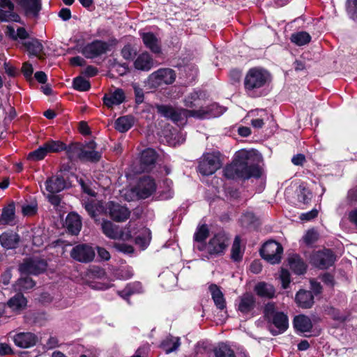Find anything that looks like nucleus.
<instances>
[{
    "label": "nucleus",
    "mask_w": 357,
    "mask_h": 357,
    "mask_svg": "<svg viewBox=\"0 0 357 357\" xmlns=\"http://www.w3.org/2000/svg\"><path fill=\"white\" fill-rule=\"evenodd\" d=\"M144 291L142 285L140 282H135L130 283L122 290L118 292L119 295L125 300H128L129 297L135 294H141Z\"/></svg>",
    "instance_id": "30"
},
{
    "label": "nucleus",
    "mask_w": 357,
    "mask_h": 357,
    "mask_svg": "<svg viewBox=\"0 0 357 357\" xmlns=\"http://www.w3.org/2000/svg\"><path fill=\"white\" fill-rule=\"evenodd\" d=\"M125 100V93L121 89L105 94L102 98L104 104L109 108L121 104Z\"/></svg>",
    "instance_id": "20"
},
{
    "label": "nucleus",
    "mask_w": 357,
    "mask_h": 357,
    "mask_svg": "<svg viewBox=\"0 0 357 357\" xmlns=\"http://www.w3.org/2000/svg\"><path fill=\"white\" fill-rule=\"evenodd\" d=\"M180 346L179 339L178 337H168L162 343V347L166 354H169L176 351Z\"/></svg>",
    "instance_id": "41"
},
{
    "label": "nucleus",
    "mask_w": 357,
    "mask_h": 357,
    "mask_svg": "<svg viewBox=\"0 0 357 357\" xmlns=\"http://www.w3.org/2000/svg\"><path fill=\"white\" fill-rule=\"evenodd\" d=\"M133 125V118L130 116H123L118 118L115 121V128L121 132L128 131Z\"/></svg>",
    "instance_id": "37"
},
{
    "label": "nucleus",
    "mask_w": 357,
    "mask_h": 357,
    "mask_svg": "<svg viewBox=\"0 0 357 357\" xmlns=\"http://www.w3.org/2000/svg\"><path fill=\"white\" fill-rule=\"evenodd\" d=\"M231 259L234 261H239L241 259L243 256V252L241 248V239L238 236H236L234 241L231 247Z\"/></svg>",
    "instance_id": "44"
},
{
    "label": "nucleus",
    "mask_w": 357,
    "mask_h": 357,
    "mask_svg": "<svg viewBox=\"0 0 357 357\" xmlns=\"http://www.w3.org/2000/svg\"><path fill=\"white\" fill-rule=\"evenodd\" d=\"M114 247L117 250L126 254L132 253L134 251L132 246L126 243H115Z\"/></svg>",
    "instance_id": "54"
},
{
    "label": "nucleus",
    "mask_w": 357,
    "mask_h": 357,
    "mask_svg": "<svg viewBox=\"0 0 357 357\" xmlns=\"http://www.w3.org/2000/svg\"><path fill=\"white\" fill-rule=\"evenodd\" d=\"M70 256L77 261L88 263L94 259L95 251L89 245L79 244L72 249Z\"/></svg>",
    "instance_id": "8"
},
{
    "label": "nucleus",
    "mask_w": 357,
    "mask_h": 357,
    "mask_svg": "<svg viewBox=\"0 0 357 357\" xmlns=\"http://www.w3.org/2000/svg\"><path fill=\"white\" fill-rule=\"evenodd\" d=\"M305 160V158L303 154H297L296 155H294L291 159V162L295 165H303Z\"/></svg>",
    "instance_id": "64"
},
{
    "label": "nucleus",
    "mask_w": 357,
    "mask_h": 357,
    "mask_svg": "<svg viewBox=\"0 0 357 357\" xmlns=\"http://www.w3.org/2000/svg\"><path fill=\"white\" fill-rule=\"evenodd\" d=\"M282 252V246L275 241H267L261 250V257L272 264L280 261Z\"/></svg>",
    "instance_id": "7"
},
{
    "label": "nucleus",
    "mask_w": 357,
    "mask_h": 357,
    "mask_svg": "<svg viewBox=\"0 0 357 357\" xmlns=\"http://www.w3.org/2000/svg\"><path fill=\"white\" fill-rule=\"evenodd\" d=\"M318 211L316 209H313L307 213H301L300 219L303 221H310L317 216Z\"/></svg>",
    "instance_id": "56"
},
{
    "label": "nucleus",
    "mask_w": 357,
    "mask_h": 357,
    "mask_svg": "<svg viewBox=\"0 0 357 357\" xmlns=\"http://www.w3.org/2000/svg\"><path fill=\"white\" fill-rule=\"evenodd\" d=\"M107 210L110 217L116 222H123L128 219L130 212L124 206L114 202H109L107 205Z\"/></svg>",
    "instance_id": "16"
},
{
    "label": "nucleus",
    "mask_w": 357,
    "mask_h": 357,
    "mask_svg": "<svg viewBox=\"0 0 357 357\" xmlns=\"http://www.w3.org/2000/svg\"><path fill=\"white\" fill-rule=\"evenodd\" d=\"M108 50L109 45L107 43L96 40L87 44L83 48L82 54L86 58L93 59L106 53Z\"/></svg>",
    "instance_id": "12"
},
{
    "label": "nucleus",
    "mask_w": 357,
    "mask_h": 357,
    "mask_svg": "<svg viewBox=\"0 0 357 357\" xmlns=\"http://www.w3.org/2000/svg\"><path fill=\"white\" fill-rule=\"evenodd\" d=\"M12 353L10 346L6 343L0 342V355L4 356Z\"/></svg>",
    "instance_id": "62"
},
{
    "label": "nucleus",
    "mask_w": 357,
    "mask_h": 357,
    "mask_svg": "<svg viewBox=\"0 0 357 357\" xmlns=\"http://www.w3.org/2000/svg\"><path fill=\"white\" fill-rule=\"evenodd\" d=\"M96 144L94 142H89L83 149H80L79 158L82 160L92 162L98 161L101 157L100 153L95 151Z\"/></svg>",
    "instance_id": "19"
},
{
    "label": "nucleus",
    "mask_w": 357,
    "mask_h": 357,
    "mask_svg": "<svg viewBox=\"0 0 357 357\" xmlns=\"http://www.w3.org/2000/svg\"><path fill=\"white\" fill-rule=\"evenodd\" d=\"M20 20V16L14 12V4L10 0H0V22Z\"/></svg>",
    "instance_id": "14"
},
{
    "label": "nucleus",
    "mask_w": 357,
    "mask_h": 357,
    "mask_svg": "<svg viewBox=\"0 0 357 357\" xmlns=\"http://www.w3.org/2000/svg\"><path fill=\"white\" fill-rule=\"evenodd\" d=\"M19 4L27 16L37 17L41 10V0H19Z\"/></svg>",
    "instance_id": "21"
},
{
    "label": "nucleus",
    "mask_w": 357,
    "mask_h": 357,
    "mask_svg": "<svg viewBox=\"0 0 357 357\" xmlns=\"http://www.w3.org/2000/svg\"><path fill=\"white\" fill-rule=\"evenodd\" d=\"M74 88L79 91H86L90 89V83L82 77H77L73 80Z\"/></svg>",
    "instance_id": "46"
},
{
    "label": "nucleus",
    "mask_w": 357,
    "mask_h": 357,
    "mask_svg": "<svg viewBox=\"0 0 357 357\" xmlns=\"http://www.w3.org/2000/svg\"><path fill=\"white\" fill-rule=\"evenodd\" d=\"M133 231V228L130 223L127 225L124 228L121 229L119 232V237L117 239H121L124 241H127L130 239L132 237V233Z\"/></svg>",
    "instance_id": "50"
},
{
    "label": "nucleus",
    "mask_w": 357,
    "mask_h": 357,
    "mask_svg": "<svg viewBox=\"0 0 357 357\" xmlns=\"http://www.w3.org/2000/svg\"><path fill=\"white\" fill-rule=\"evenodd\" d=\"M280 279L282 281V285L284 289L288 287L290 282V274L288 271L282 269L280 273Z\"/></svg>",
    "instance_id": "55"
},
{
    "label": "nucleus",
    "mask_w": 357,
    "mask_h": 357,
    "mask_svg": "<svg viewBox=\"0 0 357 357\" xmlns=\"http://www.w3.org/2000/svg\"><path fill=\"white\" fill-rule=\"evenodd\" d=\"M156 190L154 180L149 176L142 178L137 187V194L141 199L150 197Z\"/></svg>",
    "instance_id": "15"
},
{
    "label": "nucleus",
    "mask_w": 357,
    "mask_h": 357,
    "mask_svg": "<svg viewBox=\"0 0 357 357\" xmlns=\"http://www.w3.org/2000/svg\"><path fill=\"white\" fill-rule=\"evenodd\" d=\"M280 312L276 311L275 305L273 303H267L264 310V316L267 319L271 321V319L274 317L275 314L279 313Z\"/></svg>",
    "instance_id": "51"
},
{
    "label": "nucleus",
    "mask_w": 357,
    "mask_h": 357,
    "mask_svg": "<svg viewBox=\"0 0 357 357\" xmlns=\"http://www.w3.org/2000/svg\"><path fill=\"white\" fill-rule=\"evenodd\" d=\"M318 238L319 234L314 229L307 230L303 236V242L307 245L313 244L318 240Z\"/></svg>",
    "instance_id": "47"
},
{
    "label": "nucleus",
    "mask_w": 357,
    "mask_h": 357,
    "mask_svg": "<svg viewBox=\"0 0 357 357\" xmlns=\"http://www.w3.org/2000/svg\"><path fill=\"white\" fill-rule=\"evenodd\" d=\"M271 321L276 327V331H271L273 335H278L284 332L289 326V320L287 316L283 312H279L275 314Z\"/></svg>",
    "instance_id": "23"
},
{
    "label": "nucleus",
    "mask_w": 357,
    "mask_h": 357,
    "mask_svg": "<svg viewBox=\"0 0 357 357\" xmlns=\"http://www.w3.org/2000/svg\"><path fill=\"white\" fill-rule=\"evenodd\" d=\"M156 109L162 116L181 123H183L184 120L189 116L204 119L216 117L223 113V109L216 104L211 105L206 109H200L198 110L178 109L169 105H157Z\"/></svg>",
    "instance_id": "2"
},
{
    "label": "nucleus",
    "mask_w": 357,
    "mask_h": 357,
    "mask_svg": "<svg viewBox=\"0 0 357 357\" xmlns=\"http://www.w3.org/2000/svg\"><path fill=\"white\" fill-rule=\"evenodd\" d=\"M213 351L215 357H236L234 351L225 343L219 344Z\"/></svg>",
    "instance_id": "40"
},
{
    "label": "nucleus",
    "mask_w": 357,
    "mask_h": 357,
    "mask_svg": "<svg viewBox=\"0 0 357 357\" xmlns=\"http://www.w3.org/2000/svg\"><path fill=\"white\" fill-rule=\"evenodd\" d=\"M176 79V73L171 68H160L149 75L147 85L150 89H156L163 84H171Z\"/></svg>",
    "instance_id": "5"
},
{
    "label": "nucleus",
    "mask_w": 357,
    "mask_h": 357,
    "mask_svg": "<svg viewBox=\"0 0 357 357\" xmlns=\"http://www.w3.org/2000/svg\"><path fill=\"white\" fill-rule=\"evenodd\" d=\"M12 340L17 347L26 349L36 345L38 337L31 332H20L13 335Z\"/></svg>",
    "instance_id": "13"
},
{
    "label": "nucleus",
    "mask_w": 357,
    "mask_h": 357,
    "mask_svg": "<svg viewBox=\"0 0 357 357\" xmlns=\"http://www.w3.org/2000/svg\"><path fill=\"white\" fill-rule=\"evenodd\" d=\"M35 282L28 275L21 276L15 282V288L17 291H26L33 288Z\"/></svg>",
    "instance_id": "38"
},
{
    "label": "nucleus",
    "mask_w": 357,
    "mask_h": 357,
    "mask_svg": "<svg viewBox=\"0 0 357 357\" xmlns=\"http://www.w3.org/2000/svg\"><path fill=\"white\" fill-rule=\"evenodd\" d=\"M335 260V257L330 250L316 252L311 257L312 263L321 269L327 268L332 266Z\"/></svg>",
    "instance_id": "9"
},
{
    "label": "nucleus",
    "mask_w": 357,
    "mask_h": 357,
    "mask_svg": "<svg viewBox=\"0 0 357 357\" xmlns=\"http://www.w3.org/2000/svg\"><path fill=\"white\" fill-rule=\"evenodd\" d=\"M269 79L268 71L261 68H252L245 76L244 87L246 91H253L263 87Z\"/></svg>",
    "instance_id": "3"
},
{
    "label": "nucleus",
    "mask_w": 357,
    "mask_h": 357,
    "mask_svg": "<svg viewBox=\"0 0 357 357\" xmlns=\"http://www.w3.org/2000/svg\"><path fill=\"white\" fill-rule=\"evenodd\" d=\"M38 209V205L36 202H33L30 204H24L22 208V211L24 215H33L37 212Z\"/></svg>",
    "instance_id": "52"
},
{
    "label": "nucleus",
    "mask_w": 357,
    "mask_h": 357,
    "mask_svg": "<svg viewBox=\"0 0 357 357\" xmlns=\"http://www.w3.org/2000/svg\"><path fill=\"white\" fill-rule=\"evenodd\" d=\"M47 264L43 260L28 259L24 261L19 267V271L22 274L38 275L45 271Z\"/></svg>",
    "instance_id": "11"
},
{
    "label": "nucleus",
    "mask_w": 357,
    "mask_h": 357,
    "mask_svg": "<svg viewBox=\"0 0 357 357\" xmlns=\"http://www.w3.org/2000/svg\"><path fill=\"white\" fill-rule=\"evenodd\" d=\"M310 40L311 36L305 31H299L291 36V41L299 46L307 44Z\"/></svg>",
    "instance_id": "42"
},
{
    "label": "nucleus",
    "mask_w": 357,
    "mask_h": 357,
    "mask_svg": "<svg viewBox=\"0 0 357 357\" xmlns=\"http://www.w3.org/2000/svg\"><path fill=\"white\" fill-rule=\"evenodd\" d=\"M153 59L148 52H142L134 61V66L137 70L149 71L153 67Z\"/></svg>",
    "instance_id": "22"
},
{
    "label": "nucleus",
    "mask_w": 357,
    "mask_h": 357,
    "mask_svg": "<svg viewBox=\"0 0 357 357\" xmlns=\"http://www.w3.org/2000/svg\"><path fill=\"white\" fill-rule=\"evenodd\" d=\"M291 269L296 274H303L305 272L306 266L298 255H292L288 259Z\"/></svg>",
    "instance_id": "35"
},
{
    "label": "nucleus",
    "mask_w": 357,
    "mask_h": 357,
    "mask_svg": "<svg viewBox=\"0 0 357 357\" xmlns=\"http://www.w3.org/2000/svg\"><path fill=\"white\" fill-rule=\"evenodd\" d=\"M255 291L258 296L268 298H273L275 293L273 285L264 282L258 283L255 287Z\"/></svg>",
    "instance_id": "33"
},
{
    "label": "nucleus",
    "mask_w": 357,
    "mask_h": 357,
    "mask_svg": "<svg viewBox=\"0 0 357 357\" xmlns=\"http://www.w3.org/2000/svg\"><path fill=\"white\" fill-rule=\"evenodd\" d=\"M298 200L304 204L307 203L312 198V193L310 191L303 186L299 185V193L298 195Z\"/></svg>",
    "instance_id": "49"
},
{
    "label": "nucleus",
    "mask_w": 357,
    "mask_h": 357,
    "mask_svg": "<svg viewBox=\"0 0 357 357\" xmlns=\"http://www.w3.org/2000/svg\"><path fill=\"white\" fill-rule=\"evenodd\" d=\"M209 291L217 308L220 310L225 309L226 307V301L220 288L216 284H213L209 286Z\"/></svg>",
    "instance_id": "28"
},
{
    "label": "nucleus",
    "mask_w": 357,
    "mask_h": 357,
    "mask_svg": "<svg viewBox=\"0 0 357 357\" xmlns=\"http://www.w3.org/2000/svg\"><path fill=\"white\" fill-rule=\"evenodd\" d=\"M66 224L68 231L73 234H77L82 228L80 217L75 213H71L68 215Z\"/></svg>",
    "instance_id": "27"
},
{
    "label": "nucleus",
    "mask_w": 357,
    "mask_h": 357,
    "mask_svg": "<svg viewBox=\"0 0 357 357\" xmlns=\"http://www.w3.org/2000/svg\"><path fill=\"white\" fill-rule=\"evenodd\" d=\"M12 278V273H11V270L10 269H7L2 275H1V282L5 284V285H7L9 284L10 280Z\"/></svg>",
    "instance_id": "60"
},
{
    "label": "nucleus",
    "mask_w": 357,
    "mask_h": 357,
    "mask_svg": "<svg viewBox=\"0 0 357 357\" xmlns=\"http://www.w3.org/2000/svg\"><path fill=\"white\" fill-rule=\"evenodd\" d=\"M158 158L156 152L152 149H147L141 155V167L143 171L149 172L155 167Z\"/></svg>",
    "instance_id": "17"
},
{
    "label": "nucleus",
    "mask_w": 357,
    "mask_h": 357,
    "mask_svg": "<svg viewBox=\"0 0 357 357\" xmlns=\"http://www.w3.org/2000/svg\"><path fill=\"white\" fill-rule=\"evenodd\" d=\"M59 16L64 21H67L71 17V12L69 8H63L59 13Z\"/></svg>",
    "instance_id": "61"
},
{
    "label": "nucleus",
    "mask_w": 357,
    "mask_h": 357,
    "mask_svg": "<svg viewBox=\"0 0 357 357\" xmlns=\"http://www.w3.org/2000/svg\"><path fill=\"white\" fill-rule=\"evenodd\" d=\"M19 242V236L15 233L5 232L0 236L1 245L6 249L15 248Z\"/></svg>",
    "instance_id": "32"
},
{
    "label": "nucleus",
    "mask_w": 357,
    "mask_h": 357,
    "mask_svg": "<svg viewBox=\"0 0 357 357\" xmlns=\"http://www.w3.org/2000/svg\"><path fill=\"white\" fill-rule=\"evenodd\" d=\"M33 67L31 66V64L29 63H24L22 66V71L24 74V75L26 77V78H29L31 77V76L32 75V73H33Z\"/></svg>",
    "instance_id": "58"
},
{
    "label": "nucleus",
    "mask_w": 357,
    "mask_h": 357,
    "mask_svg": "<svg viewBox=\"0 0 357 357\" xmlns=\"http://www.w3.org/2000/svg\"><path fill=\"white\" fill-rule=\"evenodd\" d=\"M293 324L295 329L301 333L309 332L312 328L311 319L304 314L296 316Z\"/></svg>",
    "instance_id": "25"
},
{
    "label": "nucleus",
    "mask_w": 357,
    "mask_h": 357,
    "mask_svg": "<svg viewBox=\"0 0 357 357\" xmlns=\"http://www.w3.org/2000/svg\"><path fill=\"white\" fill-rule=\"evenodd\" d=\"M237 310L243 315H253L256 307V299L254 295L250 293L243 294L239 296L236 303Z\"/></svg>",
    "instance_id": "10"
},
{
    "label": "nucleus",
    "mask_w": 357,
    "mask_h": 357,
    "mask_svg": "<svg viewBox=\"0 0 357 357\" xmlns=\"http://www.w3.org/2000/svg\"><path fill=\"white\" fill-rule=\"evenodd\" d=\"M295 301L298 307L310 308L314 303V297L310 291L301 290L296 294Z\"/></svg>",
    "instance_id": "24"
},
{
    "label": "nucleus",
    "mask_w": 357,
    "mask_h": 357,
    "mask_svg": "<svg viewBox=\"0 0 357 357\" xmlns=\"http://www.w3.org/2000/svg\"><path fill=\"white\" fill-rule=\"evenodd\" d=\"M208 234H209V230L208 229L207 225H203L197 228V229L194 235L195 241L197 243H199L197 245V246L204 245L203 242L208 237Z\"/></svg>",
    "instance_id": "43"
},
{
    "label": "nucleus",
    "mask_w": 357,
    "mask_h": 357,
    "mask_svg": "<svg viewBox=\"0 0 357 357\" xmlns=\"http://www.w3.org/2000/svg\"><path fill=\"white\" fill-rule=\"evenodd\" d=\"M133 54L134 52L130 45H126L121 50L122 56L126 60L132 59Z\"/></svg>",
    "instance_id": "57"
},
{
    "label": "nucleus",
    "mask_w": 357,
    "mask_h": 357,
    "mask_svg": "<svg viewBox=\"0 0 357 357\" xmlns=\"http://www.w3.org/2000/svg\"><path fill=\"white\" fill-rule=\"evenodd\" d=\"M229 245V238L226 234L219 232L214 235L207 245H198L199 250H205L210 255H219L225 252Z\"/></svg>",
    "instance_id": "4"
},
{
    "label": "nucleus",
    "mask_w": 357,
    "mask_h": 357,
    "mask_svg": "<svg viewBox=\"0 0 357 357\" xmlns=\"http://www.w3.org/2000/svg\"><path fill=\"white\" fill-rule=\"evenodd\" d=\"M252 153L250 151L242 150L237 152L234 161L225 167L224 175L231 179L259 177L261 174V169L252 163Z\"/></svg>",
    "instance_id": "1"
},
{
    "label": "nucleus",
    "mask_w": 357,
    "mask_h": 357,
    "mask_svg": "<svg viewBox=\"0 0 357 357\" xmlns=\"http://www.w3.org/2000/svg\"><path fill=\"white\" fill-rule=\"evenodd\" d=\"M102 233L111 239H117L120 227L109 220H103L101 223Z\"/></svg>",
    "instance_id": "31"
},
{
    "label": "nucleus",
    "mask_w": 357,
    "mask_h": 357,
    "mask_svg": "<svg viewBox=\"0 0 357 357\" xmlns=\"http://www.w3.org/2000/svg\"><path fill=\"white\" fill-rule=\"evenodd\" d=\"M26 298L21 293H18L8 301V306L14 312H20L26 307Z\"/></svg>",
    "instance_id": "26"
},
{
    "label": "nucleus",
    "mask_w": 357,
    "mask_h": 357,
    "mask_svg": "<svg viewBox=\"0 0 357 357\" xmlns=\"http://www.w3.org/2000/svg\"><path fill=\"white\" fill-rule=\"evenodd\" d=\"M220 155L219 152L204 154L199 160V172L205 176L214 174L221 167Z\"/></svg>",
    "instance_id": "6"
},
{
    "label": "nucleus",
    "mask_w": 357,
    "mask_h": 357,
    "mask_svg": "<svg viewBox=\"0 0 357 357\" xmlns=\"http://www.w3.org/2000/svg\"><path fill=\"white\" fill-rule=\"evenodd\" d=\"M26 50L32 55L39 56L43 52V46L37 39H31L23 43Z\"/></svg>",
    "instance_id": "36"
},
{
    "label": "nucleus",
    "mask_w": 357,
    "mask_h": 357,
    "mask_svg": "<svg viewBox=\"0 0 357 357\" xmlns=\"http://www.w3.org/2000/svg\"><path fill=\"white\" fill-rule=\"evenodd\" d=\"M199 100L198 93L197 92H193L185 98L184 102L186 107H193L199 105L197 103Z\"/></svg>",
    "instance_id": "53"
},
{
    "label": "nucleus",
    "mask_w": 357,
    "mask_h": 357,
    "mask_svg": "<svg viewBox=\"0 0 357 357\" xmlns=\"http://www.w3.org/2000/svg\"><path fill=\"white\" fill-rule=\"evenodd\" d=\"M47 153H57L65 149V145L60 141H48L44 144Z\"/></svg>",
    "instance_id": "45"
},
{
    "label": "nucleus",
    "mask_w": 357,
    "mask_h": 357,
    "mask_svg": "<svg viewBox=\"0 0 357 357\" xmlns=\"http://www.w3.org/2000/svg\"><path fill=\"white\" fill-rule=\"evenodd\" d=\"M1 223L13 225L15 223V205L10 204L3 209Z\"/></svg>",
    "instance_id": "34"
},
{
    "label": "nucleus",
    "mask_w": 357,
    "mask_h": 357,
    "mask_svg": "<svg viewBox=\"0 0 357 357\" xmlns=\"http://www.w3.org/2000/svg\"><path fill=\"white\" fill-rule=\"evenodd\" d=\"M47 154V152L46 151L45 146L43 144L38 149L31 152L28 155V158L36 161L40 160H43Z\"/></svg>",
    "instance_id": "48"
},
{
    "label": "nucleus",
    "mask_w": 357,
    "mask_h": 357,
    "mask_svg": "<svg viewBox=\"0 0 357 357\" xmlns=\"http://www.w3.org/2000/svg\"><path fill=\"white\" fill-rule=\"evenodd\" d=\"M97 252H98V257H100L103 260L107 261L111 257L109 252L104 248L98 247Z\"/></svg>",
    "instance_id": "59"
},
{
    "label": "nucleus",
    "mask_w": 357,
    "mask_h": 357,
    "mask_svg": "<svg viewBox=\"0 0 357 357\" xmlns=\"http://www.w3.org/2000/svg\"><path fill=\"white\" fill-rule=\"evenodd\" d=\"M262 266L259 261H254L250 265V271L252 273L257 274L261 271Z\"/></svg>",
    "instance_id": "63"
},
{
    "label": "nucleus",
    "mask_w": 357,
    "mask_h": 357,
    "mask_svg": "<svg viewBox=\"0 0 357 357\" xmlns=\"http://www.w3.org/2000/svg\"><path fill=\"white\" fill-rule=\"evenodd\" d=\"M45 186L48 193L56 194L65 188L66 183L62 176L54 175L45 181Z\"/></svg>",
    "instance_id": "18"
},
{
    "label": "nucleus",
    "mask_w": 357,
    "mask_h": 357,
    "mask_svg": "<svg viewBox=\"0 0 357 357\" xmlns=\"http://www.w3.org/2000/svg\"><path fill=\"white\" fill-rule=\"evenodd\" d=\"M151 239V231L147 228H143L140 231V234L136 237L135 243L142 249H145L149 244Z\"/></svg>",
    "instance_id": "39"
},
{
    "label": "nucleus",
    "mask_w": 357,
    "mask_h": 357,
    "mask_svg": "<svg viewBox=\"0 0 357 357\" xmlns=\"http://www.w3.org/2000/svg\"><path fill=\"white\" fill-rule=\"evenodd\" d=\"M141 36L144 44L147 48L154 53H159L160 52L159 41L153 33L150 32L143 33L141 34Z\"/></svg>",
    "instance_id": "29"
}]
</instances>
